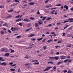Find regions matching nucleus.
Returning a JSON list of instances; mask_svg holds the SVG:
<instances>
[{
	"label": "nucleus",
	"instance_id": "20e7f679",
	"mask_svg": "<svg viewBox=\"0 0 73 73\" xmlns=\"http://www.w3.org/2000/svg\"><path fill=\"white\" fill-rule=\"evenodd\" d=\"M23 20V18H21V19H19L17 20H16V22H18L19 21H21L22 20Z\"/></svg>",
	"mask_w": 73,
	"mask_h": 73
},
{
	"label": "nucleus",
	"instance_id": "0eeeda50",
	"mask_svg": "<svg viewBox=\"0 0 73 73\" xmlns=\"http://www.w3.org/2000/svg\"><path fill=\"white\" fill-rule=\"evenodd\" d=\"M29 5H35V3L34 2H30L29 3Z\"/></svg>",
	"mask_w": 73,
	"mask_h": 73
},
{
	"label": "nucleus",
	"instance_id": "4468645a",
	"mask_svg": "<svg viewBox=\"0 0 73 73\" xmlns=\"http://www.w3.org/2000/svg\"><path fill=\"white\" fill-rule=\"evenodd\" d=\"M43 39V38L42 37L40 38H38L37 39L38 41H41V40H42Z\"/></svg>",
	"mask_w": 73,
	"mask_h": 73
},
{
	"label": "nucleus",
	"instance_id": "338daca9",
	"mask_svg": "<svg viewBox=\"0 0 73 73\" xmlns=\"http://www.w3.org/2000/svg\"><path fill=\"white\" fill-rule=\"evenodd\" d=\"M37 13V14H40V12L39 11H38L37 13Z\"/></svg>",
	"mask_w": 73,
	"mask_h": 73
},
{
	"label": "nucleus",
	"instance_id": "774afa93",
	"mask_svg": "<svg viewBox=\"0 0 73 73\" xmlns=\"http://www.w3.org/2000/svg\"><path fill=\"white\" fill-rule=\"evenodd\" d=\"M60 54V52H57L56 53V54H57V55H58Z\"/></svg>",
	"mask_w": 73,
	"mask_h": 73
},
{
	"label": "nucleus",
	"instance_id": "f8f14e48",
	"mask_svg": "<svg viewBox=\"0 0 73 73\" xmlns=\"http://www.w3.org/2000/svg\"><path fill=\"white\" fill-rule=\"evenodd\" d=\"M1 52H4L5 51V49L4 48H2L1 49Z\"/></svg>",
	"mask_w": 73,
	"mask_h": 73
},
{
	"label": "nucleus",
	"instance_id": "69168bd1",
	"mask_svg": "<svg viewBox=\"0 0 73 73\" xmlns=\"http://www.w3.org/2000/svg\"><path fill=\"white\" fill-rule=\"evenodd\" d=\"M50 13L52 14V15H53V14H54V12L52 11L51 12H50Z\"/></svg>",
	"mask_w": 73,
	"mask_h": 73
},
{
	"label": "nucleus",
	"instance_id": "b1692460",
	"mask_svg": "<svg viewBox=\"0 0 73 73\" xmlns=\"http://www.w3.org/2000/svg\"><path fill=\"white\" fill-rule=\"evenodd\" d=\"M35 27H37L38 26V23H35Z\"/></svg>",
	"mask_w": 73,
	"mask_h": 73
},
{
	"label": "nucleus",
	"instance_id": "5701e85b",
	"mask_svg": "<svg viewBox=\"0 0 73 73\" xmlns=\"http://www.w3.org/2000/svg\"><path fill=\"white\" fill-rule=\"evenodd\" d=\"M30 19L32 20H35V18H34L30 17Z\"/></svg>",
	"mask_w": 73,
	"mask_h": 73
},
{
	"label": "nucleus",
	"instance_id": "58836bf2",
	"mask_svg": "<svg viewBox=\"0 0 73 73\" xmlns=\"http://www.w3.org/2000/svg\"><path fill=\"white\" fill-rule=\"evenodd\" d=\"M46 70L47 71H48V70H49L48 68H46L45 70H43V72H44V71H46Z\"/></svg>",
	"mask_w": 73,
	"mask_h": 73
},
{
	"label": "nucleus",
	"instance_id": "72a5a7b5",
	"mask_svg": "<svg viewBox=\"0 0 73 73\" xmlns=\"http://www.w3.org/2000/svg\"><path fill=\"white\" fill-rule=\"evenodd\" d=\"M18 25L21 26V27H22V23H19Z\"/></svg>",
	"mask_w": 73,
	"mask_h": 73
},
{
	"label": "nucleus",
	"instance_id": "423d86ee",
	"mask_svg": "<svg viewBox=\"0 0 73 73\" xmlns=\"http://www.w3.org/2000/svg\"><path fill=\"white\" fill-rule=\"evenodd\" d=\"M9 55V53H7L5 54V56H6V57H8Z\"/></svg>",
	"mask_w": 73,
	"mask_h": 73
},
{
	"label": "nucleus",
	"instance_id": "de8ad7c7",
	"mask_svg": "<svg viewBox=\"0 0 73 73\" xmlns=\"http://www.w3.org/2000/svg\"><path fill=\"white\" fill-rule=\"evenodd\" d=\"M62 34H63V35H62V36H65V35H66V34L64 33H63Z\"/></svg>",
	"mask_w": 73,
	"mask_h": 73
},
{
	"label": "nucleus",
	"instance_id": "f3484780",
	"mask_svg": "<svg viewBox=\"0 0 73 73\" xmlns=\"http://www.w3.org/2000/svg\"><path fill=\"white\" fill-rule=\"evenodd\" d=\"M52 19V18L49 17L48 18V19H46V21H48V20H50L51 19Z\"/></svg>",
	"mask_w": 73,
	"mask_h": 73
},
{
	"label": "nucleus",
	"instance_id": "dca6fc26",
	"mask_svg": "<svg viewBox=\"0 0 73 73\" xmlns=\"http://www.w3.org/2000/svg\"><path fill=\"white\" fill-rule=\"evenodd\" d=\"M9 50H11V53H14V50H12L11 49H10Z\"/></svg>",
	"mask_w": 73,
	"mask_h": 73
},
{
	"label": "nucleus",
	"instance_id": "6ab92c4d",
	"mask_svg": "<svg viewBox=\"0 0 73 73\" xmlns=\"http://www.w3.org/2000/svg\"><path fill=\"white\" fill-rule=\"evenodd\" d=\"M12 16L11 15H9L7 17V18H11V17H12Z\"/></svg>",
	"mask_w": 73,
	"mask_h": 73
},
{
	"label": "nucleus",
	"instance_id": "a18cd8bd",
	"mask_svg": "<svg viewBox=\"0 0 73 73\" xmlns=\"http://www.w3.org/2000/svg\"><path fill=\"white\" fill-rule=\"evenodd\" d=\"M43 48H44V50H45V49H46V46H43Z\"/></svg>",
	"mask_w": 73,
	"mask_h": 73
},
{
	"label": "nucleus",
	"instance_id": "7c9ffc66",
	"mask_svg": "<svg viewBox=\"0 0 73 73\" xmlns=\"http://www.w3.org/2000/svg\"><path fill=\"white\" fill-rule=\"evenodd\" d=\"M51 41H52V40L50 39L47 41V42H51Z\"/></svg>",
	"mask_w": 73,
	"mask_h": 73
},
{
	"label": "nucleus",
	"instance_id": "4be33fe9",
	"mask_svg": "<svg viewBox=\"0 0 73 73\" xmlns=\"http://www.w3.org/2000/svg\"><path fill=\"white\" fill-rule=\"evenodd\" d=\"M16 38H21V35H19V36H17L16 37Z\"/></svg>",
	"mask_w": 73,
	"mask_h": 73
},
{
	"label": "nucleus",
	"instance_id": "09e8293b",
	"mask_svg": "<svg viewBox=\"0 0 73 73\" xmlns=\"http://www.w3.org/2000/svg\"><path fill=\"white\" fill-rule=\"evenodd\" d=\"M68 26H69L68 25H66L65 27L64 28V29H66V28H67V27H68Z\"/></svg>",
	"mask_w": 73,
	"mask_h": 73
},
{
	"label": "nucleus",
	"instance_id": "9b49d317",
	"mask_svg": "<svg viewBox=\"0 0 73 73\" xmlns=\"http://www.w3.org/2000/svg\"><path fill=\"white\" fill-rule=\"evenodd\" d=\"M35 35L34 34H32L31 35H30L28 36V37H33V36H35Z\"/></svg>",
	"mask_w": 73,
	"mask_h": 73
},
{
	"label": "nucleus",
	"instance_id": "9d476101",
	"mask_svg": "<svg viewBox=\"0 0 73 73\" xmlns=\"http://www.w3.org/2000/svg\"><path fill=\"white\" fill-rule=\"evenodd\" d=\"M60 58L61 60H63V59H65V56H60Z\"/></svg>",
	"mask_w": 73,
	"mask_h": 73
},
{
	"label": "nucleus",
	"instance_id": "13d9d810",
	"mask_svg": "<svg viewBox=\"0 0 73 73\" xmlns=\"http://www.w3.org/2000/svg\"><path fill=\"white\" fill-rule=\"evenodd\" d=\"M57 36V35L55 33L54 35H52V36Z\"/></svg>",
	"mask_w": 73,
	"mask_h": 73
},
{
	"label": "nucleus",
	"instance_id": "864d4df0",
	"mask_svg": "<svg viewBox=\"0 0 73 73\" xmlns=\"http://www.w3.org/2000/svg\"><path fill=\"white\" fill-rule=\"evenodd\" d=\"M25 58H29L28 57V56L26 55Z\"/></svg>",
	"mask_w": 73,
	"mask_h": 73
},
{
	"label": "nucleus",
	"instance_id": "aec40b11",
	"mask_svg": "<svg viewBox=\"0 0 73 73\" xmlns=\"http://www.w3.org/2000/svg\"><path fill=\"white\" fill-rule=\"evenodd\" d=\"M48 64H53V62L51 61L48 62Z\"/></svg>",
	"mask_w": 73,
	"mask_h": 73
},
{
	"label": "nucleus",
	"instance_id": "2f4dec72",
	"mask_svg": "<svg viewBox=\"0 0 73 73\" xmlns=\"http://www.w3.org/2000/svg\"><path fill=\"white\" fill-rule=\"evenodd\" d=\"M69 22V21H65L63 22L64 24H65L66 23H67Z\"/></svg>",
	"mask_w": 73,
	"mask_h": 73
},
{
	"label": "nucleus",
	"instance_id": "6e6d98bb",
	"mask_svg": "<svg viewBox=\"0 0 73 73\" xmlns=\"http://www.w3.org/2000/svg\"><path fill=\"white\" fill-rule=\"evenodd\" d=\"M62 5L60 4H58L56 5V6H61Z\"/></svg>",
	"mask_w": 73,
	"mask_h": 73
},
{
	"label": "nucleus",
	"instance_id": "4c0bfd02",
	"mask_svg": "<svg viewBox=\"0 0 73 73\" xmlns=\"http://www.w3.org/2000/svg\"><path fill=\"white\" fill-rule=\"evenodd\" d=\"M52 68V67H47V69H50L51 68Z\"/></svg>",
	"mask_w": 73,
	"mask_h": 73
},
{
	"label": "nucleus",
	"instance_id": "a211bd4d",
	"mask_svg": "<svg viewBox=\"0 0 73 73\" xmlns=\"http://www.w3.org/2000/svg\"><path fill=\"white\" fill-rule=\"evenodd\" d=\"M13 9H11L10 10L8 11V12H12V11H13Z\"/></svg>",
	"mask_w": 73,
	"mask_h": 73
},
{
	"label": "nucleus",
	"instance_id": "4d7b16f0",
	"mask_svg": "<svg viewBox=\"0 0 73 73\" xmlns=\"http://www.w3.org/2000/svg\"><path fill=\"white\" fill-rule=\"evenodd\" d=\"M49 60H52V59L51 58V57H49Z\"/></svg>",
	"mask_w": 73,
	"mask_h": 73
},
{
	"label": "nucleus",
	"instance_id": "ea45409f",
	"mask_svg": "<svg viewBox=\"0 0 73 73\" xmlns=\"http://www.w3.org/2000/svg\"><path fill=\"white\" fill-rule=\"evenodd\" d=\"M52 27V25L51 24H50V25H48V26H47V27Z\"/></svg>",
	"mask_w": 73,
	"mask_h": 73
},
{
	"label": "nucleus",
	"instance_id": "c9c22d12",
	"mask_svg": "<svg viewBox=\"0 0 73 73\" xmlns=\"http://www.w3.org/2000/svg\"><path fill=\"white\" fill-rule=\"evenodd\" d=\"M19 17H20V15H17V16H16L15 17V18H19Z\"/></svg>",
	"mask_w": 73,
	"mask_h": 73
},
{
	"label": "nucleus",
	"instance_id": "ddd939ff",
	"mask_svg": "<svg viewBox=\"0 0 73 73\" xmlns=\"http://www.w3.org/2000/svg\"><path fill=\"white\" fill-rule=\"evenodd\" d=\"M1 33L2 35L4 34V31L3 30H2V31L1 32Z\"/></svg>",
	"mask_w": 73,
	"mask_h": 73
},
{
	"label": "nucleus",
	"instance_id": "0e129e2a",
	"mask_svg": "<svg viewBox=\"0 0 73 73\" xmlns=\"http://www.w3.org/2000/svg\"><path fill=\"white\" fill-rule=\"evenodd\" d=\"M38 60H34L33 61V62H38Z\"/></svg>",
	"mask_w": 73,
	"mask_h": 73
},
{
	"label": "nucleus",
	"instance_id": "052dcab7",
	"mask_svg": "<svg viewBox=\"0 0 73 73\" xmlns=\"http://www.w3.org/2000/svg\"><path fill=\"white\" fill-rule=\"evenodd\" d=\"M16 64H14L13 65H12L11 66H16Z\"/></svg>",
	"mask_w": 73,
	"mask_h": 73
},
{
	"label": "nucleus",
	"instance_id": "8fccbe9b",
	"mask_svg": "<svg viewBox=\"0 0 73 73\" xmlns=\"http://www.w3.org/2000/svg\"><path fill=\"white\" fill-rule=\"evenodd\" d=\"M31 40H33V41H35L36 40V39H35L34 38H31Z\"/></svg>",
	"mask_w": 73,
	"mask_h": 73
},
{
	"label": "nucleus",
	"instance_id": "1a4fd4ad",
	"mask_svg": "<svg viewBox=\"0 0 73 73\" xmlns=\"http://www.w3.org/2000/svg\"><path fill=\"white\" fill-rule=\"evenodd\" d=\"M3 25L6 27H8V25L6 23L3 24Z\"/></svg>",
	"mask_w": 73,
	"mask_h": 73
},
{
	"label": "nucleus",
	"instance_id": "bb28decb",
	"mask_svg": "<svg viewBox=\"0 0 73 73\" xmlns=\"http://www.w3.org/2000/svg\"><path fill=\"white\" fill-rule=\"evenodd\" d=\"M72 22H73V19L71 18V20L69 22V23H72Z\"/></svg>",
	"mask_w": 73,
	"mask_h": 73
},
{
	"label": "nucleus",
	"instance_id": "a19ab883",
	"mask_svg": "<svg viewBox=\"0 0 73 73\" xmlns=\"http://www.w3.org/2000/svg\"><path fill=\"white\" fill-rule=\"evenodd\" d=\"M64 73H66V72H67V70H63Z\"/></svg>",
	"mask_w": 73,
	"mask_h": 73
},
{
	"label": "nucleus",
	"instance_id": "37998d69",
	"mask_svg": "<svg viewBox=\"0 0 73 73\" xmlns=\"http://www.w3.org/2000/svg\"><path fill=\"white\" fill-rule=\"evenodd\" d=\"M73 29V27H70L69 28V30H72Z\"/></svg>",
	"mask_w": 73,
	"mask_h": 73
},
{
	"label": "nucleus",
	"instance_id": "473e14b6",
	"mask_svg": "<svg viewBox=\"0 0 73 73\" xmlns=\"http://www.w3.org/2000/svg\"><path fill=\"white\" fill-rule=\"evenodd\" d=\"M46 17H43V19H42V20H45V19H46Z\"/></svg>",
	"mask_w": 73,
	"mask_h": 73
},
{
	"label": "nucleus",
	"instance_id": "393cba45",
	"mask_svg": "<svg viewBox=\"0 0 73 73\" xmlns=\"http://www.w3.org/2000/svg\"><path fill=\"white\" fill-rule=\"evenodd\" d=\"M53 69H54V71H56V66H54L53 67Z\"/></svg>",
	"mask_w": 73,
	"mask_h": 73
},
{
	"label": "nucleus",
	"instance_id": "f03ea898",
	"mask_svg": "<svg viewBox=\"0 0 73 73\" xmlns=\"http://www.w3.org/2000/svg\"><path fill=\"white\" fill-rule=\"evenodd\" d=\"M0 65H1L2 66H3V65H4V66H5V65H7V63H5V62H3L2 63H0Z\"/></svg>",
	"mask_w": 73,
	"mask_h": 73
},
{
	"label": "nucleus",
	"instance_id": "79ce46f5",
	"mask_svg": "<svg viewBox=\"0 0 73 73\" xmlns=\"http://www.w3.org/2000/svg\"><path fill=\"white\" fill-rule=\"evenodd\" d=\"M13 63L12 62H11L9 63V65H13Z\"/></svg>",
	"mask_w": 73,
	"mask_h": 73
},
{
	"label": "nucleus",
	"instance_id": "f257e3e1",
	"mask_svg": "<svg viewBox=\"0 0 73 73\" xmlns=\"http://www.w3.org/2000/svg\"><path fill=\"white\" fill-rule=\"evenodd\" d=\"M19 29V28L17 27H14L13 28V27H12L11 29V30L12 31H17Z\"/></svg>",
	"mask_w": 73,
	"mask_h": 73
},
{
	"label": "nucleus",
	"instance_id": "c03bdc74",
	"mask_svg": "<svg viewBox=\"0 0 73 73\" xmlns=\"http://www.w3.org/2000/svg\"><path fill=\"white\" fill-rule=\"evenodd\" d=\"M60 24H61V23L60 22L58 23L57 24V25H58V26L60 25Z\"/></svg>",
	"mask_w": 73,
	"mask_h": 73
},
{
	"label": "nucleus",
	"instance_id": "7ed1b4c3",
	"mask_svg": "<svg viewBox=\"0 0 73 73\" xmlns=\"http://www.w3.org/2000/svg\"><path fill=\"white\" fill-rule=\"evenodd\" d=\"M23 21H25L26 22H29V21H31V20H29V19H25L23 20Z\"/></svg>",
	"mask_w": 73,
	"mask_h": 73
},
{
	"label": "nucleus",
	"instance_id": "c85d7f7f",
	"mask_svg": "<svg viewBox=\"0 0 73 73\" xmlns=\"http://www.w3.org/2000/svg\"><path fill=\"white\" fill-rule=\"evenodd\" d=\"M10 70H11V71H14L15 70V69L13 68H11L10 69Z\"/></svg>",
	"mask_w": 73,
	"mask_h": 73
},
{
	"label": "nucleus",
	"instance_id": "680f3d73",
	"mask_svg": "<svg viewBox=\"0 0 73 73\" xmlns=\"http://www.w3.org/2000/svg\"><path fill=\"white\" fill-rule=\"evenodd\" d=\"M11 0H8L7 1L8 3H9L11 2Z\"/></svg>",
	"mask_w": 73,
	"mask_h": 73
},
{
	"label": "nucleus",
	"instance_id": "e433bc0d",
	"mask_svg": "<svg viewBox=\"0 0 73 73\" xmlns=\"http://www.w3.org/2000/svg\"><path fill=\"white\" fill-rule=\"evenodd\" d=\"M68 62H71V61H72V60H70V59H68Z\"/></svg>",
	"mask_w": 73,
	"mask_h": 73
},
{
	"label": "nucleus",
	"instance_id": "a878e982",
	"mask_svg": "<svg viewBox=\"0 0 73 73\" xmlns=\"http://www.w3.org/2000/svg\"><path fill=\"white\" fill-rule=\"evenodd\" d=\"M34 64L35 65H39V64H40V63L38 62L37 63L35 62L34 63Z\"/></svg>",
	"mask_w": 73,
	"mask_h": 73
},
{
	"label": "nucleus",
	"instance_id": "e2e57ef3",
	"mask_svg": "<svg viewBox=\"0 0 73 73\" xmlns=\"http://www.w3.org/2000/svg\"><path fill=\"white\" fill-rule=\"evenodd\" d=\"M2 29H3V30H5V31H6L7 30V29H5L4 27L2 28Z\"/></svg>",
	"mask_w": 73,
	"mask_h": 73
},
{
	"label": "nucleus",
	"instance_id": "412c9836",
	"mask_svg": "<svg viewBox=\"0 0 73 73\" xmlns=\"http://www.w3.org/2000/svg\"><path fill=\"white\" fill-rule=\"evenodd\" d=\"M31 29H32V28H31L30 29H28L25 30V31H30Z\"/></svg>",
	"mask_w": 73,
	"mask_h": 73
},
{
	"label": "nucleus",
	"instance_id": "49530a36",
	"mask_svg": "<svg viewBox=\"0 0 73 73\" xmlns=\"http://www.w3.org/2000/svg\"><path fill=\"white\" fill-rule=\"evenodd\" d=\"M15 5V3H13L11 5V7H13Z\"/></svg>",
	"mask_w": 73,
	"mask_h": 73
},
{
	"label": "nucleus",
	"instance_id": "f704fd0d",
	"mask_svg": "<svg viewBox=\"0 0 73 73\" xmlns=\"http://www.w3.org/2000/svg\"><path fill=\"white\" fill-rule=\"evenodd\" d=\"M45 40H46V38H44L43 40H42V42H44L45 41Z\"/></svg>",
	"mask_w": 73,
	"mask_h": 73
},
{
	"label": "nucleus",
	"instance_id": "cd10ccee",
	"mask_svg": "<svg viewBox=\"0 0 73 73\" xmlns=\"http://www.w3.org/2000/svg\"><path fill=\"white\" fill-rule=\"evenodd\" d=\"M68 61V59H66L64 61H63L62 62H67V61Z\"/></svg>",
	"mask_w": 73,
	"mask_h": 73
},
{
	"label": "nucleus",
	"instance_id": "5fc2aeb1",
	"mask_svg": "<svg viewBox=\"0 0 73 73\" xmlns=\"http://www.w3.org/2000/svg\"><path fill=\"white\" fill-rule=\"evenodd\" d=\"M38 23L39 24V25H41V24H42V23L40 22H38Z\"/></svg>",
	"mask_w": 73,
	"mask_h": 73
},
{
	"label": "nucleus",
	"instance_id": "6e6552de",
	"mask_svg": "<svg viewBox=\"0 0 73 73\" xmlns=\"http://www.w3.org/2000/svg\"><path fill=\"white\" fill-rule=\"evenodd\" d=\"M64 8H66V9L68 10L69 8L68 7V6L67 5H64Z\"/></svg>",
	"mask_w": 73,
	"mask_h": 73
},
{
	"label": "nucleus",
	"instance_id": "3c124183",
	"mask_svg": "<svg viewBox=\"0 0 73 73\" xmlns=\"http://www.w3.org/2000/svg\"><path fill=\"white\" fill-rule=\"evenodd\" d=\"M71 46V45H70V44H68L67 45V46L68 47H70V46Z\"/></svg>",
	"mask_w": 73,
	"mask_h": 73
},
{
	"label": "nucleus",
	"instance_id": "bf43d9fd",
	"mask_svg": "<svg viewBox=\"0 0 73 73\" xmlns=\"http://www.w3.org/2000/svg\"><path fill=\"white\" fill-rule=\"evenodd\" d=\"M8 32H9V33H11V30H8Z\"/></svg>",
	"mask_w": 73,
	"mask_h": 73
},
{
	"label": "nucleus",
	"instance_id": "c756f323",
	"mask_svg": "<svg viewBox=\"0 0 73 73\" xmlns=\"http://www.w3.org/2000/svg\"><path fill=\"white\" fill-rule=\"evenodd\" d=\"M14 1H15V2H17V3H19V0H14Z\"/></svg>",
	"mask_w": 73,
	"mask_h": 73
},
{
	"label": "nucleus",
	"instance_id": "39448f33",
	"mask_svg": "<svg viewBox=\"0 0 73 73\" xmlns=\"http://www.w3.org/2000/svg\"><path fill=\"white\" fill-rule=\"evenodd\" d=\"M60 58V57L58 56H55L54 57V59L56 60H58Z\"/></svg>",
	"mask_w": 73,
	"mask_h": 73
},
{
	"label": "nucleus",
	"instance_id": "603ef678",
	"mask_svg": "<svg viewBox=\"0 0 73 73\" xmlns=\"http://www.w3.org/2000/svg\"><path fill=\"white\" fill-rule=\"evenodd\" d=\"M31 24H29L27 26V27H31Z\"/></svg>",
	"mask_w": 73,
	"mask_h": 73
},
{
	"label": "nucleus",
	"instance_id": "2eb2a0df",
	"mask_svg": "<svg viewBox=\"0 0 73 73\" xmlns=\"http://www.w3.org/2000/svg\"><path fill=\"white\" fill-rule=\"evenodd\" d=\"M62 62H63V61L59 62L58 63H57L56 64L58 65H60V64H61Z\"/></svg>",
	"mask_w": 73,
	"mask_h": 73
}]
</instances>
